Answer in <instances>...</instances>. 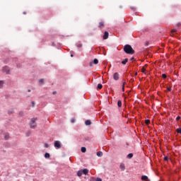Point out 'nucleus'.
<instances>
[{
  "instance_id": "obj_12",
  "label": "nucleus",
  "mask_w": 181,
  "mask_h": 181,
  "mask_svg": "<svg viewBox=\"0 0 181 181\" xmlns=\"http://www.w3.org/2000/svg\"><path fill=\"white\" fill-rule=\"evenodd\" d=\"M127 63H128V58L124 59L122 62V64H127Z\"/></svg>"
},
{
  "instance_id": "obj_44",
  "label": "nucleus",
  "mask_w": 181,
  "mask_h": 181,
  "mask_svg": "<svg viewBox=\"0 0 181 181\" xmlns=\"http://www.w3.org/2000/svg\"><path fill=\"white\" fill-rule=\"evenodd\" d=\"M56 93H57V92H56V91H54V92H53V94H56Z\"/></svg>"
},
{
  "instance_id": "obj_31",
  "label": "nucleus",
  "mask_w": 181,
  "mask_h": 181,
  "mask_svg": "<svg viewBox=\"0 0 181 181\" xmlns=\"http://www.w3.org/2000/svg\"><path fill=\"white\" fill-rule=\"evenodd\" d=\"M45 148H49V144H45Z\"/></svg>"
},
{
  "instance_id": "obj_26",
  "label": "nucleus",
  "mask_w": 181,
  "mask_h": 181,
  "mask_svg": "<svg viewBox=\"0 0 181 181\" xmlns=\"http://www.w3.org/2000/svg\"><path fill=\"white\" fill-rule=\"evenodd\" d=\"M90 181H96L95 177H90Z\"/></svg>"
},
{
  "instance_id": "obj_20",
  "label": "nucleus",
  "mask_w": 181,
  "mask_h": 181,
  "mask_svg": "<svg viewBox=\"0 0 181 181\" xmlns=\"http://www.w3.org/2000/svg\"><path fill=\"white\" fill-rule=\"evenodd\" d=\"M86 125H91V120H86L85 122Z\"/></svg>"
},
{
  "instance_id": "obj_9",
  "label": "nucleus",
  "mask_w": 181,
  "mask_h": 181,
  "mask_svg": "<svg viewBox=\"0 0 181 181\" xmlns=\"http://www.w3.org/2000/svg\"><path fill=\"white\" fill-rule=\"evenodd\" d=\"M141 180L148 181V180H149V179H148V176L142 175L141 176Z\"/></svg>"
},
{
  "instance_id": "obj_10",
  "label": "nucleus",
  "mask_w": 181,
  "mask_h": 181,
  "mask_svg": "<svg viewBox=\"0 0 181 181\" xmlns=\"http://www.w3.org/2000/svg\"><path fill=\"white\" fill-rule=\"evenodd\" d=\"M82 175H83V170H78V173H77V176H78L80 177Z\"/></svg>"
},
{
  "instance_id": "obj_39",
  "label": "nucleus",
  "mask_w": 181,
  "mask_h": 181,
  "mask_svg": "<svg viewBox=\"0 0 181 181\" xmlns=\"http://www.w3.org/2000/svg\"><path fill=\"white\" fill-rule=\"evenodd\" d=\"M164 160H168V157H164Z\"/></svg>"
},
{
  "instance_id": "obj_21",
  "label": "nucleus",
  "mask_w": 181,
  "mask_h": 181,
  "mask_svg": "<svg viewBox=\"0 0 181 181\" xmlns=\"http://www.w3.org/2000/svg\"><path fill=\"white\" fill-rule=\"evenodd\" d=\"M145 124H146L147 125H149L151 124V120L149 119H146L145 120Z\"/></svg>"
},
{
  "instance_id": "obj_1",
  "label": "nucleus",
  "mask_w": 181,
  "mask_h": 181,
  "mask_svg": "<svg viewBox=\"0 0 181 181\" xmlns=\"http://www.w3.org/2000/svg\"><path fill=\"white\" fill-rule=\"evenodd\" d=\"M124 50L127 54H134V53H135V50H134V49H132V47H131V45H126L124 47Z\"/></svg>"
},
{
  "instance_id": "obj_40",
  "label": "nucleus",
  "mask_w": 181,
  "mask_h": 181,
  "mask_svg": "<svg viewBox=\"0 0 181 181\" xmlns=\"http://www.w3.org/2000/svg\"><path fill=\"white\" fill-rule=\"evenodd\" d=\"M71 122H74V119H71Z\"/></svg>"
},
{
  "instance_id": "obj_6",
  "label": "nucleus",
  "mask_w": 181,
  "mask_h": 181,
  "mask_svg": "<svg viewBox=\"0 0 181 181\" xmlns=\"http://www.w3.org/2000/svg\"><path fill=\"white\" fill-rule=\"evenodd\" d=\"M3 71H4V73H6V74H9V67H8V66H4V67L3 68Z\"/></svg>"
},
{
  "instance_id": "obj_34",
  "label": "nucleus",
  "mask_w": 181,
  "mask_h": 181,
  "mask_svg": "<svg viewBox=\"0 0 181 181\" xmlns=\"http://www.w3.org/2000/svg\"><path fill=\"white\" fill-rule=\"evenodd\" d=\"M125 86H124V85H122V91H125V88H124Z\"/></svg>"
},
{
  "instance_id": "obj_25",
  "label": "nucleus",
  "mask_w": 181,
  "mask_h": 181,
  "mask_svg": "<svg viewBox=\"0 0 181 181\" xmlns=\"http://www.w3.org/2000/svg\"><path fill=\"white\" fill-rule=\"evenodd\" d=\"M141 71H142V73H145V71H146V69H145V66H144V67L141 69Z\"/></svg>"
},
{
  "instance_id": "obj_5",
  "label": "nucleus",
  "mask_w": 181,
  "mask_h": 181,
  "mask_svg": "<svg viewBox=\"0 0 181 181\" xmlns=\"http://www.w3.org/2000/svg\"><path fill=\"white\" fill-rule=\"evenodd\" d=\"M108 36H110V34L108 33L107 31H105L103 35V40H107V39H108Z\"/></svg>"
},
{
  "instance_id": "obj_13",
  "label": "nucleus",
  "mask_w": 181,
  "mask_h": 181,
  "mask_svg": "<svg viewBox=\"0 0 181 181\" xmlns=\"http://www.w3.org/2000/svg\"><path fill=\"white\" fill-rule=\"evenodd\" d=\"M120 169L122 170H125V165L124 163L120 164Z\"/></svg>"
},
{
  "instance_id": "obj_29",
  "label": "nucleus",
  "mask_w": 181,
  "mask_h": 181,
  "mask_svg": "<svg viewBox=\"0 0 181 181\" xmlns=\"http://www.w3.org/2000/svg\"><path fill=\"white\" fill-rule=\"evenodd\" d=\"M83 47V45L82 44H79L77 45V47Z\"/></svg>"
},
{
  "instance_id": "obj_35",
  "label": "nucleus",
  "mask_w": 181,
  "mask_h": 181,
  "mask_svg": "<svg viewBox=\"0 0 181 181\" xmlns=\"http://www.w3.org/2000/svg\"><path fill=\"white\" fill-rule=\"evenodd\" d=\"M96 181H103V180H101V178H97Z\"/></svg>"
},
{
  "instance_id": "obj_4",
  "label": "nucleus",
  "mask_w": 181,
  "mask_h": 181,
  "mask_svg": "<svg viewBox=\"0 0 181 181\" xmlns=\"http://www.w3.org/2000/svg\"><path fill=\"white\" fill-rule=\"evenodd\" d=\"M113 78L114 80H115V81H117V80H119V74H118V72H115L113 74Z\"/></svg>"
},
{
  "instance_id": "obj_18",
  "label": "nucleus",
  "mask_w": 181,
  "mask_h": 181,
  "mask_svg": "<svg viewBox=\"0 0 181 181\" xmlns=\"http://www.w3.org/2000/svg\"><path fill=\"white\" fill-rule=\"evenodd\" d=\"M97 156L101 157L103 156V151H98L96 153Z\"/></svg>"
},
{
  "instance_id": "obj_16",
  "label": "nucleus",
  "mask_w": 181,
  "mask_h": 181,
  "mask_svg": "<svg viewBox=\"0 0 181 181\" xmlns=\"http://www.w3.org/2000/svg\"><path fill=\"white\" fill-rule=\"evenodd\" d=\"M4 139H6V141H8V139H9V134H6L4 135Z\"/></svg>"
},
{
  "instance_id": "obj_14",
  "label": "nucleus",
  "mask_w": 181,
  "mask_h": 181,
  "mask_svg": "<svg viewBox=\"0 0 181 181\" xmlns=\"http://www.w3.org/2000/svg\"><path fill=\"white\" fill-rule=\"evenodd\" d=\"M98 28L101 29V28H104V22H100Z\"/></svg>"
},
{
  "instance_id": "obj_47",
  "label": "nucleus",
  "mask_w": 181,
  "mask_h": 181,
  "mask_svg": "<svg viewBox=\"0 0 181 181\" xmlns=\"http://www.w3.org/2000/svg\"><path fill=\"white\" fill-rule=\"evenodd\" d=\"M71 57H73V54H71Z\"/></svg>"
},
{
  "instance_id": "obj_30",
  "label": "nucleus",
  "mask_w": 181,
  "mask_h": 181,
  "mask_svg": "<svg viewBox=\"0 0 181 181\" xmlns=\"http://www.w3.org/2000/svg\"><path fill=\"white\" fill-rule=\"evenodd\" d=\"M13 110L8 111V114H13Z\"/></svg>"
},
{
  "instance_id": "obj_43",
  "label": "nucleus",
  "mask_w": 181,
  "mask_h": 181,
  "mask_svg": "<svg viewBox=\"0 0 181 181\" xmlns=\"http://www.w3.org/2000/svg\"><path fill=\"white\" fill-rule=\"evenodd\" d=\"M123 86H124V87H125V82H124V83H123Z\"/></svg>"
},
{
  "instance_id": "obj_32",
  "label": "nucleus",
  "mask_w": 181,
  "mask_h": 181,
  "mask_svg": "<svg viewBox=\"0 0 181 181\" xmlns=\"http://www.w3.org/2000/svg\"><path fill=\"white\" fill-rule=\"evenodd\" d=\"M179 119H180V116H177V117H176V120H177V121H179Z\"/></svg>"
},
{
  "instance_id": "obj_37",
  "label": "nucleus",
  "mask_w": 181,
  "mask_h": 181,
  "mask_svg": "<svg viewBox=\"0 0 181 181\" xmlns=\"http://www.w3.org/2000/svg\"><path fill=\"white\" fill-rule=\"evenodd\" d=\"M44 80L43 79H40V83H43Z\"/></svg>"
},
{
  "instance_id": "obj_24",
  "label": "nucleus",
  "mask_w": 181,
  "mask_h": 181,
  "mask_svg": "<svg viewBox=\"0 0 181 181\" xmlns=\"http://www.w3.org/2000/svg\"><path fill=\"white\" fill-rule=\"evenodd\" d=\"M176 132H177V134H181V128L177 129Z\"/></svg>"
},
{
  "instance_id": "obj_11",
  "label": "nucleus",
  "mask_w": 181,
  "mask_h": 181,
  "mask_svg": "<svg viewBox=\"0 0 181 181\" xmlns=\"http://www.w3.org/2000/svg\"><path fill=\"white\" fill-rule=\"evenodd\" d=\"M133 157H134V154H133L132 153H129V154L127 155V158L128 159H132Z\"/></svg>"
},
{
  "instance_id": "obj_3",
  "label": "nucleus",
  "mask_w": 181,
  "mask_h": 181,
  "mask_svg": "<svg viewBox=\"0 0 181 181\" xmlns=\"http://www.w3.org/2000/svg\"><path fill=\"white\" fill-rule=\"evenodd\" d=\"M54 146L57 149H60V148H62V143H60V141H55L54 144Z\"/></svg>"
},
{
  "instance_id": "obj_28",
  "label": "nucleus",
  "mask_w": 181,
  "mask_h": 181,
  "mask_svg": "<svg viewBox=\"0 0 181 181\" xmlns=\"http://www.w3.org/2000/svg\"><path fill=\"white\" fill-rule=\"evenodd\" d=\"M176 31H177L176 29H173V30H171V33H175V32H176Z\"/></svg>"
},
{
  "instance_id": "obj_23",
  "label": "nucleus",
  "mask_w": 181,
  "mask_h": 181,
  "mask_svg": "<svg viewBox=\"0 0 181 181\" xmlns=\"http://www.w3.org/2000/svg\"><path fill=\"white\" fill-rule=\"evenodd\" d=\"M4 87V81H0V88H2Z\"/></svg>"
},
{
  "instance_id": "obj_19",
  "label": "nucleus",
  "mask_w": 181,
  "mask_h": 181,
  "mask_svg": "<svg viewBox=\"0 0 181 181\" xmlns=\"http://www.w3.org/2000/svg\"><path fill=\"white\" fill-rule=\"evenodd\" d=\"M97 88H98V90H101V88H103V84L98 83Z\"/></svg>"
},
{
  "instance_id": "obj_27",
  "label": "nucleus",
  "mask_w": 181,
  "mask_h": 181,
  "mask_svg": "<svg viewBox=\"0 0 181 181\" xmlns=\"http://www.w3.org/2000/svg\"><path fill=\"white\" fill-rule=\"evenodd\" d=\"M162 77H163V78H166L167 76H166V74H162Z\"/></svg>"
},
{
  "instance_id": "obj_2",
  "label": "nucleus",
  "mask_w": 181,
  "mask_h": 181,
  "mask_svg": "<svg viewBox=\"0 0 181 181\" xmlns=\"http://www.w3.org/2000/svg\"><path fill=\"white\" fill-rule=\"evenodd\" d=\"M37 119V118L31 119V121L30 122V128H33V129H35V128H36V127H37L36 120Z\"/></svg>"
},
{
  "instance_id": "obj_8",
  "label": "nucleus",
  "mask_w": 181,
  "mask_h": 181,
  "mask_svg": "<svg viewBox=\"0 0 181 181\" xmlns=\"http://www.w3.org/2000/svg\"><path fill=\"white\" fill-rule=\"evenodd\" d=\"M82 173H83V175H88V169L85 168L82 170Z\"/></svg>"
},
{
  "instance_id": "obj_33",
  "label": "nucleus",
  "mask_w": 181,
  "mask_h": 181,
  "mask_svg": "<svg viewBox=\"0 0 181 181\" xmlns=\"http://www.w3.org/2000/svg\"><path fill=\"white\" fill-rule=\"evenodd\" d=\"M167 90L168 91H172V88H168Z\"/></svg>"
},
{
  "instance_id": "obj_45",
  "label": "nucleus",
  "mask_w": 181,
  "mask_h": 181,
  "mask_svg": "<svg viewBox=\"0 0 181 181\" xmlns=\"http://www.w3.org/2000/svg\"><path fill=\"white\" fill-rule=\"evenodd\" d=\"M137 74H138V73H136V74H135V76H136Z\"/></svg>"
},
{
  "instance_id": "obj_41",
  "label": "nucleus",
  "mask_w": 181,
  "mask_h": 181,
  "mask_svg": "<svg viewBox=\"0 0 181 181\" xmlns=\"http://www.w3.org/2000/svg\"><path fill=\"white\" fill-rule=\"evenodd\" d=\"M134 59H135V58L132 57L130 60L132 62V60H134Z\"/></svg>"
},
{
  "instance_id": "obj_15",
  "label": "nucleus",
  "mask_w": 181,
  "mask_h": 181,
  "mask_svg": "<svg viewBox=\"0 0 181 181\" xmlns=\"http://www.w3.org/2000/svg\"><path fill=\"white\" fill-rule=\"evenodd\" d=\"M117 105L119 108H121V107H122V102L121 100H118Z\"/></svg>"
},
{
  "instance_id": "obj_46",
  "label": "nucleus",
  "mask_w": 181,
  "mask_h": 181,
  "mask_svg": "<svg viewBox=\"0 0 181 181\" xmlns=\"http://www.w3.org/2000/svg\"><path fill=\"white\" fill-rule=\"evenodd\" d=\"M28 93H30V90H28Z\"/></svg>"
},
{
  "instance_id": "obj_17",
  "label": "nucleus",
  "mask_w": 181,
  "mask_h": 181,
  "mask_svg": "<svg viewBox=\"0 0 181 181\" xmlns=\"http://www.w3.org/2000/svg\"><path fill=\"white\" fill-rule=\"evenodd\" d=\"M81 151L83 153H86L87 149L86 148V147H82Z\"/></svg>"
},
{
  "instance_id": "obj_36",
  "label": "nucleus",
  "mask_w": 181,
  "mask_h": 181,
  "mask_svg": "<svg viewBox=\"0 0 181 181\" xmlns=\"http://www.w3.org/2000/svg\"><path fill=\"white\" fill-rule=\"evenodd\" d=\"M32 107H35V102H32Z\"/></svg>"
},
{
  "instance_id": "obj_22",
  "label": "nucleus",
  "mask_w": 181,
  "mask_h": 181,
  "mask_svg": "<svg viewBox=\"0 0 181 181\" xmlns=\"http://www.w3.org/2000/svg\"><path fill=\"white\" fill-rule=\"evenodd\" d=\"M45 158H50V154L49 153H46L45 154Z\"/></svg>"
},
{
  "instance_id": "obj_38",
  "label": "nucleus",
  "mask_w": 181,
  "mask_h": 181,
  "mask_svg": "<svg viewBox=\"0 0 181 181\" xmlns=\"http://www.w3.org/2000/svg\"><path fill=\"white\" fill-rule=\"evenodd\" d=\"M19 115L22 117V115H23V112H20Z\"/></svg>"
},
{
  "instance_id": "obj_42",
  "label": "nucleus",
  "mask_w": 181,
  "mask_h": 181,
  "mask_svg": "<svg viewBox=\"0 0 181 181\" xmlns=\"http://www.w3.org/2000/svg\"><path fill=\"white\" fill-rule=\"evenodd\" d=\"M177 26H180V23H177Z\"/></svg>"
},
{
  "instance_id": "obj_7",
  "label": "nucleus",
  "mask_w": 181,
  "mask_h": 181,
  "mask_svg": "<svg viewBox=\"0 0 181 181\" xmlns=\"http://www.w3.org/2000/svg\"><path fill=\"white\" fill-rule=\"evenodd\" d=\"M93 64H98V59H95L93 62L90 63V67H93Z\"/></svg>"
}]
</instances>
